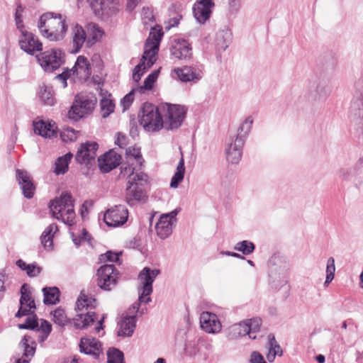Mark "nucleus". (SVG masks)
Masks as SVG:
<instances>
[{"instance_id":"obj_46","label":"nucleus","mask_w":363,"mask_h":363,"mask_svg":"<svg viewBox=\"0 0 363 363\" xmlns=\"http://www.w3.org/2000/svg\"><path fill=\"white\" fill-rule=\"evenodd\" d=\"M52 320L58 325L64 326L68 322V318L64 309L58 308L55 310Z\"/></svg>"},{"instance_id":"obj_39","label":"nucleus","mask_w":363,"mask_h":363,"mask_svg":"<svg viewBox=\"0 0 363 363\" xmlns=\"http://www.w3.org/2000/svg\"><path fill=\"white\" fill-rule=\"evenodd\" d=\"M73 157L71 152L59 157L55 162L54 172L57 175L65 174L69 168V164Z\"/></svg>"},{"instance_id":"obj_19","label":"nucleus","mask_w":363,"mask_h":363,"mask_svg":"<svg viewBox=\"0 0 363 363\" xmlns=\"http://www.w3.org/2000/svg\"><path fill=\"white\" fill-rule=\"evenodd\" d=\"M200 325L203 330L210 334H217L221 331L222 324L218 316L210 312H203L200 315Z\"/></svg>"},{"instance_id":"obj_57","label":"nucleus","mask_w":363,"mask_h":363,"mask_svg":"<svg viewBox=\"0 0 363 363\" xmlns=\"http://www.w3.org/2000/svg\"><path fill=\"white\" fill-rule=\"evenodd\" d=\"M181 18V16L177 15L176 16L170 18L167 22H164L165 30H169L172 28L177 26Z\"/></svg>"},{"instance_id":"obj_41","label":"nucleus","mask_w":363,"mask_h":363,"mask_svg":"<svg viewBox=\"0 0 363 363\" xmlns=\"http://www.w3.org/2000/svg\"><path fill=\"white\" fill-rule=\"evenodd\" d=\"M45 304H55L59 301L60 291L57 287L44 288L43 289Z\"/></svg>"},{"instance_id":"obj_10","label":"nucleus","mask_w":363,"mask_h":363,"mask_svg":"<svg viewBox=\"0 0 363 363\" xmlns=\"http://www.w3.org/2000/svg\"><path fill=\"white\" fill-rule=\"evenodd\" d=\"M140 123L146 131H156L159 127V108L150 103L144 104Z\"/></svg>"},{"instance_id":"obj_63","label":"nucleus","mask_w":363,"mask_h":363,"mask_svg":"<svg viewBox=\"0 0 363 363\" xmlns=\"http://www.w3.org/2000/svg\"><path fill=\"white\" fill-rule=\"evenodd\" d=\"M220 253L222 255L231 256V257L239 258L241 259H245L244 256H242L238 253H236V252H230V251H221Z\"/></svg>"},{"instance_id":"obj_3","label":"nucleus","mask_w":363,"mask_h":363,"mask_svg":"<svg viewBox=\"0 0 363 363\" xmlns=\"http://www.w3.org/2000/svg\"><path fill=\"white\" fill-rule=\"evenodd\" d=\"M135 169L132 166L121 167L120 178L128 180L126 199L128 202L132 200L142 201L143 199L145 194L139 186L146 184L148 179L147 175L142 172H135Z\"/></svg>"},{"instance_id":"obj_43","label":"nucleus","mask_w":363,"mask_h":363,"mask_svg":"<svg viewBox=\"0 0 363 363\" xmlns=\"http://www.w3.org/2000/svg\"><path fill=\"white\" fill-rule=\"evenodd\" d=\"M325 272L326 277L324 281V286L327 287L335 278V259L333 257H330L327 260Z\"/></svg>"},{"instance_id":"obj_11","label":"nucleus","mask_w":363,"mask_h":363,"mask_svg":"<svg viewBox=\"0 0 363 363\" xmlns=\"http://www.w3.org/2000/svg\"><path fill=\"white\" fill-rule=\"evenodd\" d=\"M170 76L182 82L197 83L202 79L203 72L198 67L185 65L172 69Z\"/></svg>"},{"instance_id":"obj_18","label":"nucleus","mask_w":363,"mask_h":363,"mask_svg":"<svg viewBox=\"0 0 363 363\" xmlns=\"http://www.w3.org/2000/svg\"><path fill=\"white\" fill-rule=\"evenodd\" d=\"M99 147L96 142L82 143L75 155L76 161L79 164H89L95 160Z\"/></svg>"},{"instance_id":"obj_22","label":"nucleus","mask_w":363,"mask_h":363,"mask_svg":"<svg viewBox=\"0 0 363 363\" xmlns=\"http://www.w3.org/2000/svg\"><path fill=\"white\" fill-rule=\"evenodd\" d=\"M172 55L179 60L190 59L192 56L191 44L184 39H175L170 48Z\"/></svg>"},{"instance_id":"obj_28","label":"nucleus","mask_w":363,"mask_h":363,"mask_svg":"<svg viewBox=\"0 0 363 363\" xmlns=\"http://www.w3.org/2000/svg\"><path fill=\"white\" fill-rule=\"evenodd\" d=\"M21 347L23 350L22 357L16 360V363H29L35 352V343L30 336L25 335L20 342Z\"/></svg>"},{"instance_id":"obj_15","label":"nucleus","mask_w":363,"mask_h":363,"mask_svg":"<svg viewBox=\"0 0 363 363\" xmlns=\"http://www.w3.org/2000/svg\"><path fill=\"white\" fill-rule=\"evenodd\" d=\"M18 45L21 50L29 55L43 50V44L38 38L27 30H22L18 38Z\"/></svg>"},{"instance_id":"obj_5","label":"nucleus","mask_w":363,"mask_h":363,"mask_svg":"<svg viewBox=\"0 0 363 363\" xmlns=\"http://www.w3.org/2000/svg\"><path fill=\"white\" fill-rule=\"evenodd\" d=\"M186 115V108L184 106L169 103L160 104V129H178L182 125Z\"/></svg>"},{"instance_id":"obj_23","label":"nucleus","mask_w":363,"mask_h":363,"mask_svg":"<svg viewBox=\"0 0 363 363\" xmlns=\"http://www.w3.org/2000/svg\"><path fill=\"white\" fill-rule=\"evenodd\" d=\"M16 179L23 191V194L27 199L33 196L35 187L32 182L30 174L25 170H16Z\"/></svg>"},{"instance_id":"obj_2","label":"nucleus","mask_w":363,"mask_h":363,"mask_svg":"<svg viewBox=\"0 0 363 363\" xmlns=\"http://www.w3.org/2000/svg\"><path fill=\"white\" fill-rule=\"evenodd\" d=\"M150 37L147 39L144 53L141 62L134 69L133 79L138 82L146 69L150 68L157 60L156 54L159 50V30H156V26L152 27Z\"/></svg>"},{"instance_id":"obj_35","label":"nucleus","mask_w":363,"mask_h":363,"mask_svg":"<svg viewBox=\"0 0 363 363\" xmlns=\"http://www.w3.org/2000/svg\"><path fill=\"white\" fill-rule=\"evenodd\" d=\"M85 32L89 46H91L99 40L104 34L103 30L94 23L87 24Z\"/></svg>"},{"instance_id":"obj_16","label":"nucleus","mask_w":363,"mask_h":363,"mask_svg":"<svg viewBox=\"0 0 363 363\" xmlns=\"http://www.w3.org/2000/svg\"><path fill=\"white\" fill-rule=\"evenodd\" d=\"M180 211L181 208H177L169 213L160 215V239H166L172 234L177 222V216Z\"/></svg>"},{"instance_id":"obj_49","label":"nucleus","mask_w":363,"mask_h":363,"mask_svg":"<svg viewBox=\"0 0 363 363\" xmlns=\"http://www.w3.org/2000/svg\"><path fill=\"white\" fill-rule=\"evenodd\" d=\"M38 318L35 315L26 318L25 323L19 324L18 328L20 329H36L38 327Z\"/></svg>"},{"instance_id":"obj_4","label":"nucleus","mask_w":363,"mask_h":363,"mask_svg":"<svg viewBox=\"0 0 363 363\" xmlns=\"http://www.w3.org/2000/svg\"><path fill=\"white\" fill-rule=\"evenodd\" d=\"M96 306L94 298L81 293L76 302L77 314L73 318V324L77 329H84L94 322L96 315L91 310Z\"/></svg>"},{"instance_id":"obj_13","label":"nucleus","mask_w":363,"mask_h":363,"mask_svg":"<svg viewBox=\"0 0 363 363\" xmlns=\"http://www.w3.org/2000/svg\"><path fill=\"white\" fill-rule=\"evenodd\" d=\"M97 284L106 291L111 290L117 284L118 273L113 264L101 266L97 272Z\"/></svg>"},{"instance_id":"obj_44","label":"nucleus","mask_w":363,"mask_h":363,"mask_svg":"<svg viewBox=\"0 0 363 363\" xmlns=\"http://www.w3.org/2000/svg\"><path fill=\"white\" fill-rule=\"evenodd\" d=\"M255 245L248 240H243L237 242L234 246V250L241 252L243 255H247L251 254L255 250Z\"/></svg>"},{"instance_id":"obj_26","label":"nucleus","mask_w":363,"mask_h":363,"mask_svg":"<svg viewBox=\"0 0 363 363\" xmlns=\"http://www.w3.org/2000/svg\"><path fill=\"white\" fill-rule=\"evenodd\" d=\"M288 269L272 270L269 274V284L274 290H279L288 284Z\"/></svg>"},{"instance_id":"obj_27","label":"nucleus","mask_w":363,"mask_h":363,"mask_svg":"<svg viewBox=\"0 0 363 363\" xmlns=\"http://www.w3.org/2000/svg\"><path fill=\"white\" fill-rule=\"evenodd\" d=\"M101 345L96 338L82 337L79 344L80 351L86 354H91L96 358L101 353Z\"/></svg>"},{"instance_id":"obj_17","label":"nucleus","mask_w":363,"mask_h":363,"mask_svg":"<svg viewBox=\"0 0 363 363\" xmlns=\"http://www.w3.org/2000/svg\"><path fill=\"white\" fill-rule=\"evenodd\" d=\"M245 143L240 137H232L228 140L225 154L229 162L238 164L240 161Z\"/></svg>"},{"instance_id":"obj_9","label":"nucleus","mask_w":363,"mask_h":363,"mask_svg":"<svg viewBox=\"0 0 363 363\" xmlns=\"http://www.w3.org/2000/svg\"><path fill=\"white\" fill-rule=\"evenodd\" d=\"M41 67L48 72H52L63 63L62 52L59 49H52L37 55Z\"/></svg>"},{"instance_id":"obj_42","label":"nucleus","mask_w":363,"mask_h":363,"mask_svg":"<svg viewBox=\"0 0 363 363\" xmlns=\"http://www.w3.org/2000/svg\"><path fill=\"white\" fill-rule=\"evenodd\" d=\"M252 123V118L251 116L247 117L239 126L237 135L235 137H240L245 142L248 134L251 131Z\"/></svg>"},{"instance_id":"obj_20","label":"nucleus","mask_w":363,"mask_h":363,"mask_svg":"<svg viewBox=\"0 0 363 363\" xmlns=\"http://www.w3.org/2000/svg\"><path fill=\"white\" fill-rule=\"evenodd\" d=\"M213 0H201L197 1L193 7L194 16L200 23H205L209 19L214 8Z\"/></svg>"},{"instance_id":"obj_53","label":"nucleus","mask_w":363,"mask_h":363,"mask_svg":"<svg viewBox=\"0 0 363 363\" xmlns=\"http://www.w3.org/2000/svg\"><path fill=\"white\" fill-rule=\"evenodd\" d=\"M121 253H114L111 251L107 252L105 254L101 255L100 260L101 261H109L111 262H117L119 260V257Z\"/></svg>"},{"instance_id":"obj_52","label":"nucleus","mask_w":363,"mask_h":363,"mask_svg":"<svg viewBox=\"0 0 363 363\" xmlns=\"http://www.w3.org/2000/svg\"><path fill=\"white\" fill-rule=\"evenodd\" d=\"M41 267L36 263L29 264L27 267L26 274L30 277H34L41 272Z\"/></svg>"},{"instance_id":"obj_7","label":"nucleus","mask_w":363,"mask_h":363,"mask_svg":"<svg viewBox=\"0 0 363 363\" xmlns=\"http://www.w3.org/2000/svg\"><path fill=\"white\" fill-rule=\"evenodd\" d=\"M91 74L90 64L86 57L80 55L72 69H66L62 73L58 74L56 77L61 80L63 84V88L67 86V79L71 76H76L80 80H86Z\"/></svg>"},{"instance_id":"obj_56","label":"nucleus","mask_w":363,"mask_h":363,"mask_svg":"<svg viewBox=\"0 0 363 363\" xmlns=\"http://www.w3.org/2000/svg\"><path fill=\"white\" fill-rule=\"evenodd\" d=\"M142 18L143 23L147 25L152 22L153 15L152 11L149 8H143L142 11Z\"/></svg>"},{"instance_id":"obj_36","label":"nucleus","mask_w":363,"mask_h":363,"mask_svg":"<svg viewBox=\"0 0 363 363\" xmlns=\"http://www.w3.org/2000/svg\"><path fill=\"white\" fill-rule=\"evenodd\" d=\"M100 95L101 96L100 105L104 118L108 117L111 113L113 112L115 108V104L112 99H110L111 94L107 91L101 90Z\"/></svg>"},{"instance_id":"obj_55","label":"nucleus","mask_w":363,"mask_h":363,"mask_svg":"<svg viewBox=\"0 0 363 363\" xmlns=\"http://www.w3.org/2000/svg\"><path fill=\"white\" fill-rule=\"evenodd\" d=\"M133 91H134V89L133 91H131L130 92H129L128 94H127L122 99H121V105L123 106V111H125L126 109H128L132 104L133 100H134V96H133Z\"/></svg>"},{"instance_id":"obj_59","label":"nucleus","mask_w":363,"mask_h":363,"mask_svg":"<svg viewBox=\"0 0 363 363\" xmlns=\"http://www.w3.org/2000/svg\"><path fill=\"white\" fill-rule=\"evenodd\" d=\"M36 330L38 331H40L41 333H50L52 330L51 325L46 320L41 319L40 320V325L38 326Z\"/></svg>"},{"instance_id":"obj_30","label":"nucleus","mask_w":363,"mask_h":363,"mask_svg":"<svg viewBox=\"0 0 363 363\" xmlns=\"http://www.w3.org/2000/svg\"><path fill=\"white\" fill-rule=\"evenodd\" d=\"M55 123L52 121H39L33 123L35 133L51 138L57 135Z\"/></svg>"},{"instance_id":"obj_8","label":"nucleus","mask_w":363,"mask_h":363,"mask_svg":"<svg viewBox=\"0 0 363 363\" xmlns=\"http://www.w3.org/2000/svg\"><path fill=\"white\" fill-rule=\"evenodd\" d=\"M155 271L150 272V269L145 267L138 275L139 286L138 301L140 303H148L150 301L149 296L152 291V284L155 277ZM157 273L159 271H156Z\"/></svg>"},{"instance_id":"obj_6","label":"nucleus","mask_w":363,"mask_h":363,"mask_svg":"<svg viewBox=\"0 0 363 363\" xmlns=\"http://www.w3.org/2000/svg\"><path fill=\"white\" fill-rule=\"evenodd\" d=\"M50 210L53 218L69 225L74 223L76 214L70 193L64 192L60 196L52 200L50 205Z\"/></svg>"},{"instance_id":"obj_45","label":"nucleus","mask_w":363,"mask_h":363,"mask_svg":"<svg viewBox=\"0 0 363 363\" xmlns=\"http://www.w3.org/2000/svg\"><path fill=\"white\" fill-rule=\"evenodd\" d=\"M107 356L108 363H125L123 353L118 349H109Z\"/></svg>"},{"instance_id":"obj_51","label":"nucleus","mask_w":363,"mask_h":363,"mask_svg":"<svg viewBox=\"0 0 363 363\" xmlns=\"http://www.w3.org/2000/svg\"><path fill=\"white\" fill-rule=\"evenodd\" d=\"M352 113L355 118H363V99H359L355 107L352 108Z\"/></svg>"},{"instance_id":"obj_38","label":"nucleus","mask_w":363,"mask_h":363,"mask_svg":"<svg viewBox=\"0 0 363 363\" xmlns=\"http://www.w3.org/2000/svg\"><path fill=\"white\" fill-rule=\"evenodd\" d=\"M57 230V225L55 223H52L48 225L43 231L40 239L41 243L45 249L52 250V238Z\"/></svg>"},{"instance_id":"obj_54","label":"nucleus","mask_w":363,"mask_h":363,"mask_svg":"<svg viewBox=\"0 0 363 363\" xmlns=\"http://www.w3.org/2000/svg\"><path fill=\"white\" fill-rule=\"evenodd\" d=\"M250 363H267L264 359V356L257 351H253L251 352L249 357Z\"/></svg>"},{"instance_id":"obj_64","label":"nucleus","mask_w":363,"mask_h":363,"mask_svg":"<svg viewBox=\"0 0 363 363\" xmlns=\"http://www.w3.org/2000/svg\"><path fill=\"white\" fill-rule=\"evenodd\" d=\"M140 0H128L127 9L131 11H133L140 3Z\"/></svg>"},{"instance_id":"obj_14","label":"nucleus","mask_w":363,"mask_h":363,"mask_svg":"<svg viewBox=\"0 0 363 363\" xmlns=\"http://www.w3.org/2000/svg\"><path fill=\"white\" fill-rule=\"evenodd\" d=\"M128 209L122 205L115 206L108 209L104 216L105 223L111 227L123 225L128 220Z\"/></svg>"},{"instance_id":"obj_25","label":"nucleus","mask_w":363,"mask_h":363,"mask_svg":"<svg viewBox=\"0 0 363 363\" xmlns=\"http://www.w3.org/2000/svg\"><path fill=\"white\" fill-rule=\"evenodd\" d=\"M26 287V284H23L21 289L20 308L16 313L17 318L26 315L32 308H35L34 300L31 298Z\"/></svg>"},{"instance_id":"obj_62","label":"nucleus","mask_w":363,"mask_h":363,"mask_svg":"<svg viewBox=\"0 0 363 363\" xmlns=\"http://www.w3.org/2000/svg\"><path fill=\"white\" fill-rule=\"evenodd\" d=\"M88 235V233L84 230L83 231V233H82V236L80 237V238H73V242L78 247L81 244V241L82 240H86L87 238H86V236Z\"/></svg>"},{"instance_id":"obj_58","label":"nucleus","mask_w":363,"mask_h":363,"mask_svg":"<svg viewBox=\"0 0 363 363\" xmlns=\"http://www.w3.org/2000/svg\"><path fill=\"white\" fill-rule=\"evenodd\" d=\"M185 351L188 354L191 356L196 355L199 352L197 343L195 342H189L186 345Z\"/></svg>"},{"instance_id":"obj_1","label":"nucleus","mask_w":363,"mask_h":363,"mask_svg":"<svg viewBox=\"0 0 363 363\" xmlns=\"http://www.w3.org/2000/svg\"><path fill=\"white\" fill-rule=\"evenodd\" d=\"M38 26L42 35L50 41L62 40L67 30L65 18L61 14L52 12L43 14Z\"/></svg>"},{"instance_id":"obj_61","label":"nucleus","mask_w":363,"mask_h":363,"mask_svg":"<svg viewBox=\"0 0 363 363\" xmlns=\"http://www.w3.org/2000/svg\"><path fill=\"white\" fill-rule=\"evenodd\" d=\"M126 137L125 135L118 133L116 135V139L115 143L118 145L120 147H123L125 145Z\"/></svg>"},{"instance_id":"obj_48","label":"nucleus","mask_w":363,"mask_h":363,"mask_svg":"<svg viewBox=\"0 0 363 363\" xmlns=\"http://www.w3.org/2000/svg\"><path fill=\"white\" fill-rule=\"evenodd\" d=\"M78 133V131H75L74 129L68 128L63 129L61 131L60 138L65 143L73 142L77 140Z\"/></svg>"},{"instance_id":"obj_32","label":"nucleus","mask_w":363,"mask_h":363,"mask_svg":"<svg viewBox=\"0 0 363 363\" xmlns=\"http://www.w3.org/2000/svg\"><path fill=\"white\" fill-rule=\"evenodd\" d=\"M72 35L73 49L71 52L76 53L79 51L85 42L87 43L86 33L82 26L76 25L72 28Z\"/></svg>"},{"instance_id":"obj_40","label":"nucleus","mask_w":363,"mask_h":363,"mask_svg":"<svg viewBox=\"0 0 363 363\" xmlns=\"http://www.w3.org/2000/svg\"><path fill=\"white\" fill-rule=\"evenodd\" d=\"M38 95L41 101L46 106H53L56 102L52 87L50 86L45 84L40 86Z\"/></svg>"},{"instance_id":"obj_24","label":"nucleus","mask_w":363,"mask_h":363,"mask_svg":"<svg viewBox=\"0 0 363 363\" xmlns=\"http://www.w3.org/2000/svg\"><path fill=\"white\" fill-rule=\"evenodd\" d=\"M121 156L113 150L106 152L98 159L99 167L101 172H108L116 168L120 162Z\"/></svg>"},{"instance_id":"obj_29","label":"nucleus","mask_w":363,"mask_h":363,"mask_svg":"<svg viewBox=\"0 0 363 363\" xmlns=\"http://www.w3.org/2000/svg\"><path fill=\"white\" fill-rule=\"evenodd\" d=\"M265 347L267 349L266 358L269 362H273L277 356L281 357L283 355L282 348L272 333L267 335Z\"/></svg>"},{"instance_id":"obj_60","label":"nucleus","mask_w":363,"mask_h":363,"mask_svg":"<svg viewBox=\"0 0 363 363\" xmlns=\"http://www.w3.org/2000/svg\"><path fill=\"white\" fill-rule=\"evenodd\" d=\"M352 171L348 168H342L338 172L339 177L343 180H347L349 179Z\"/></svg>"},{"instance_id":"obj_31","label":"nucleus","mask_w":363,"mask_h":363,"mask_svg":"<svg viewBox=\"0 0 363 363\" xmlns=\"http://www.w3.org/2000/svg\"><path fill=\"white\" fill-rule=\"evenodd\" d=\"M125 155L128 162V165H123L122 167L132 166L135 167V172H139L137 167H140L143 162V159L141 155L140 148L138 147H129L125 150Z\"/></svg>"},{"instance_id":"obj_33","label":"nucleus","mask_w":363,"mask_h":363,"mask_svg":"<svg viewBox=\"0 0 363 363\" xmlns=\"http://www.w3.org/2000/svg\"><path fill=\"white\" fill-rule=\"evenodd\" d=\"M135 324V316L130 315L122 318L119 323V330L118 331V336L130 337L133 335Z\"/></svg>"},{"instance_id":"obj_21","label":"nucleus","mask_w":363,"mask_h":363,"mask_svg":"<svg viewBox=\"0 0 363 363\" xmlns=\"http://www.w3.org/2000/svg\"><path fill=\"white\" fill-rule=\"evenodd\" d=\"M246 335L252 340L256 338V336L251 335L250 327L244 320L233 324L225 330V337L230 341L237 340Z\"/></svg>"},{"instance_id":"obj_34","label":"nucleus","mask_w":363,"mask_h":363,"mask_svg":"<svg viewBox=\"0 0 363 363\" xmlns=\"http://www.w3.org/2000/svg\"><path fill=\"white\" fill-rule=\"evenodd\" d=\"M232 33L228 28L219 30L215 38V45L216 50L219 52H222L228 47L231 40Z\"/></svg>"},{"instance_id":"obj_47","label":"nucleus","mask_w":363,"mask_h":363,"mask_svg":"<svg viewBox=\"0 0 363 363\" xmlns=\"http://www.w3.org/2000/svg\"><path fill=\"white\" fill-rule=\"evenodd\" d=\"M159 70L155 71L148 75V77L144 81V84L137 88L140 92H143L145 90L151 89L154 83L156 82L158 76Z\"/></svg>"},{"instance_id":"obj_37","label":"nucleus","mask_w":363,"mask_h":363,"mask_svg":"<svg viewBox=\"0 0 363 363\" xmlns=\"http://www.w3.org/2000/svg\"><path fill=\"white\" fill-rule=\"evenodd\" d=\"M181 158L177 164L176 172L173 177H172L170 182V187L173 189H177L179 184L184 180V174L186 172L185 166H184V160L183 157V153L181 152Z\"/></svg>"},{"instance_id":"obj_50","label":"nucleus","mask_w":363,"mask_h":363,"mask_svg":"<svg viewBox=\"0 0 363 363\" xmlns=\"http://www.w3.org/2000/svg\"><path fill=\"white\" fill-rule=\"evenodd\" d=\"M244 322L250 327V334L252 336V334L259 330V326L261 325V320L259 318H252L245 320Z\"/></svg>"},{"instance_id":"obj_12","label":"nucleus","mask_w":363,"mask_h":363,"mask_svg":"<svg viewBox=\"0 0 363 363\" xmlns=\"http://www.w3.org/2000/svg\"><path fill=\"white\" fill-rule=\"evenodd\" d=\"M96 100L86 96H77L71 109L69 111V118L78 121L84 115L90 113L94 108Z\"/></svg>"}]
</instances>
